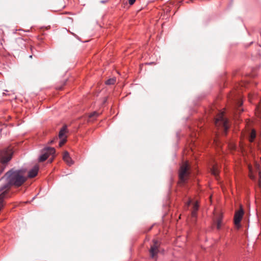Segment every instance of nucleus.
I'll use <instances>...</instances> for the list:
<instances>
[{"instance_id": "nucleus-18", "label": "nucleus", "mask_w": 261, "mask_h": 261, "mask_svg": "<svg viewBox=\"0 0 261 261\" xmlns=\"http://www.w3.org/2000/svg\"><path fill=\"white\" fill-rule=\"evenodd\" d=\"M192 217L193 218H195L197 216V211H192L191 213Z\"/></svg>"}, {"instance_id": "nucleus-22", "label": "nucleus", "mask_w": 261, "mask_h": 261, "mask_svg": "<svg viewBox=\"0 0 261 261\" xmlns=\"http://www.w3.org/2000/svg\"><path fill=\"white\" fill-rule=\"evenodd\" d=\"M53 159H51V160H50L49 162H50V163H51V162H52V161H53Z\"/></svg>"}, {"instance_id": "nucleus-17", "label": "nucleus", "mask_w": 261, "mask_h": 261, "mask_svg": "<svg viewBox=\"0 0 261 261\" xmlns=\"http://www.w3.org/2000/svg\"><path fill=\"white\" fill-rule=\"evenodd\" d=\"M61 139V140L59 142V146L61 147L66 142V137H65L64 138H62V139Z\"/></svg>"}, {"instance_id": "nucleus-21", "label": "nucleus", "mask_w": 261, "mask_h": 261, "mask_svg": "<svg viewBox=\"0 0 261 261\" xmlns=\"http://www.w3.org/2000/svg\"><path fill=\"white\" fill-rule=\"evenodd\" d=\"M243 104V102L241 101V100H239L238 101V106L240 107L241 106H242Z\"/></svg>"}, {"instance_id": "nucleus-12", "label": "nucleus", "mask_w": 261, "mask_h": 261, "mask_svg": "<svg viewBox=\"0 0 261 261\" xmlns=\"http://www.w3.org/2000/svg\"><path fill=\"white\" fill-rule=\"evenodd\" d=\"M98 116H99V113H98L96 111L91 113L89 115V121H93L96 118H97Z\"/></svg>"}, {"instance_id": "nucleus-3", "label": "nucleus", "mask_w": 261, "mask_h": 261, "mask_svg": "<svg viewBox=\"0 0 261 261\" xmlns=\"http://www.w3.org/2000/svg\"><path fill=\"white\" fill-rule=\"evenodd\" d=\"M215 124L218 129H222L224 135H226L229 126L228 120L224 118L223 112H220L215 119Z\"/></svg>"}, {"instance_id": "nucleus-9", "label": "nucleus", "mask_w": 261, "mask_h": 261, "mask_svg": "<svg viewBox=\"0 0 261 261\" xmlns=\"http://www.w3.org/2000/svg\"><path fill=\"white\" fill-rule=\"evenodd\" d=\"M66 132H67V126L64 125L59 132V138L62 139V138H64L65 137L66 138V136H65V134Z\"/></svg>"}, {"instance_id": "nucleus-7", "label": "nucleus", "mask_w": 261, "mask_h": 261, "mask_svg": "<svg viewBox=\"0 0 261 261\" xmlns=\"http://www.w3.org/2000/svg\"><path fill=\"white\" fill-rule=\"evenodd\" d=\"M63 159V160L69 166H71V165H72L73 164V161L70 158L69 154L67 151L64 152Z\"/></svg>"}, {"instance_id": "nucleus-23", "label": "nucleus", "mask_w": 261, "mask_h": 261, "mask_svg": "<svg viewBox=\"0 0 261 261\" xmlns=\"http://www.w3.org/2000/svg\"><path fill=\"white\" fill-rule=\"evenodd\" d=\"M53 142H54V141H53V140L51 141H50V143H52Z\"/></svg>"}, {"instance_id": "nucleus-8", "label": "nucleus", "mask_w": 261, "mask_h": 261, "mask_svg": "<svg viewBox=\"0 0 261 261\" xmlns=\"http://www.w3.org/2000/svg\"><path fill=\"white\" fill-rule=\"evenodd\" d=\"M39 167L37 166H35L28 173V176L30 178H33L35 177L38 172Z\"/></svg>"}, {"instance_id": "nucleus-5", "label": "nucleus", "mask_w": 261, "mask_h": 261, "mask_svg": "<svg viewBox=\"0 0 261 261\" xmlns=\"http://www.w3.org/2000/svg\"><path fill=\"white\" fill-rule=\"evenodd\" d=\"M244 212L242 206H240L239 210L236 212L234 216V223L236 227L239 228L241 227L240 222L242 219Z\"/></svg>"}, {"instance_id": "nucleus-14", "label": "nucleus", "mask_w": 261, "mask_h": 261, "mask_svg": "<svg viewBox=\"0 0 261 261\" xmlns=\"http://www.w3.org/2000/svg\"><path fill=\"white\" fill-rule=\"evenodd\" d=\"M255 137H256L255 132L254 130H252L250 134V139H249L250 141L253 142V141L255 139Z\"/></svg>"}, {"instance_id": "nucleus-16", "label": "nucleus", "mask_w": 261, "mask_h": 261, "mask_svg": "<svg viewBox=\"0 0 261 261\" xmlns=\"http://www.w3.org/2000/svg\"><path fill=\"white\" fill-rule=\"evenodd\" d=\"M198 208H199V204H198V202L196 201L193 204L192 210L197 211Z\"/></svg>"}, {"instance_id": "nucleus-20", "label": "nucleus", "mask_w": 261, "mask_h": 261, "mask_svg": "<svg viewBox=\"0 0 261 261\" xmlns=\"http://www.w3.org/2000/svg\"><path fill=\"white\" fill-rule=\"evenodd\" d=\"M191 200L190 199L186 203L187 206L189 207L190 206V205L191 204Z\"/></svg>"}, {"instance_id": "nucleus-2", "label": "nucleus", "mask_w": 261, "mask_h": 261, "mask_svg": "<svg viewBox=\"0 0 261 261\" xmlns=\"http://www.w3.org/2000/svg\"><path fill=\"white\" fill-rule=\"evenodd\" d=\"M190 175L189 165L188 162H185L180 166L178 171V184L181 185L186 183Z\"/></svg>"}, {"instance_id": "nucleus-10", "label": "nucleus", "mask_w": 261, "mask_h": 261, "mask_svg": "<svg viewBox=\"0 0 261 261\" xmlns=\"http://www.w3.org/2000/svg\"><path fill=\"white\" fill-rule=\"evenodd\" d=\"M16 43L21 48H23L25 46V40L21 37L16 39Z\"/></svg>"}, {"instance_id": "nucleus-1", "label": "nucleus", "mask_w": 261, "mask_h": 261, "mask_svg": "<svg viewBox=\"0 0 261 261\" xmlns=\"http://www.w3.org/2000/svg\"><path fill=\"white\" fill-rule=\"evenodd\" d=\"M13 151L11 147L5 148L0 151V175L4 171L7 163L11 160Z\"/></svg>"}, {"instance_id": "nucleus-15", "label": "nucleus", "mask_w": 261, "mask_h": 261, "mask_svg": "<svg viewBox=\"0 0 261 261\" xmlns=\"http://www.w3.org/2000/svg\"><path fill=\"white\" fill-rule=\"evenodd\" d=\"M222 226V218L221 217L219 218L217 221V228L219 229Z\"/></svg>"}, {"instance_id": "nucleus-13", "label": "nucleus", "mask_w": 261, "mask_h": 261, "mask_svg": "<svg viewBox=\"0 0 261 261\" xmlns=\"http://www.w3.org/2000/svg\"><path fill=\"white\" fill-rule=\"evenodd\" d=\"M116 78L114 77L107 80L105 83L108 85H114L116 83Z\"/></svg>"}, {"instance_id": "nucleus-4", "label": "nucleus", "mask_w": 261, "mask_h": 261, "mask_svg": "<svg viewBox=\"0 0 261 261\" xmlns=\"http://www.w3.org/2000/svg\"><path fill=\"white\" fill-rule=\"evenodd\" d=\"M56 152L55 148L51 147H46L41 150V154L39 158V161L40 162L45 161L49 155H54Z\"/></svg>"}, {"instance_id": "nucleus-19", "label": "nucleus", "mask_w": 261, "mask_h": 261, "mask_svg": "<svg viewBox=\"0 0 261 261\" xmlns=\"http://www.w3.org/2000/svg\"><path fill=\"white\" fill-rule=\"evenodd\" d=\"M135 2L136 0H128V3L130 5H133Z\"/></svg>"}, {"instance_id": "nucleus-6", "label": "nucleus", "mask_w": 261, "mask_h": 261, "mask_svg": "<svg viewBox=\"0 0 261 261\" xmlns=\"http://www.w3.org/2000/svg\"><path fill=\"white\" fill-rule=\"evenodd\" d=\"M160 246V243L156 240H153V244L151 246L150 249L149 250V252L150 254V256L151 258H154L155 256L159 253V248Z\"/></svg>"}, {"instance_id": "nucleus-11", "label": "nucleus", "mask_w": 261, "mask_h": 261, "mask_svg": "<svg viewBox=\"0 0 261 261\" xmlns=\"http://www.w3.org/2000/svg\"><path fill=\"white\" fill-rule=\"evenodd\" d=\"M211 171L212 174L216 177H217L219 174V169L217 165H214L211 169Z\"/></svg>"}]
</instances>
